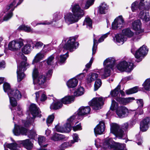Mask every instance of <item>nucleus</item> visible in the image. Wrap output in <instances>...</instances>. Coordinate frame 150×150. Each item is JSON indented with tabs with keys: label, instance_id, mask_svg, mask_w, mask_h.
Masks as SVG:
<instances>
[{
	"label": "nucleus",
	"instance_id": "1",
	"mask_svg": "<svg viewBox=\"0 0 150 150\" xmlns=\"http://www.w3.org/2000/svg\"><path fill=\"white\" fill-rule=\"evenodd\" d=\"M86 1L84 0H81L79 4L73 3L70 8L72 13L66 14L64 17L66 23L72 24L77 22L85 14V11L82 9L83 3Z\"/></svg>",
	"mask_w": 150,
	"mask_h": 150
},
{
	"label": "nucleus",
	"instance_id": "2",
	"mask_svg": "<svg viewBox=\"0 0 150 150\" xmlns=\"http://www.w3.org/2000/svg\"><path fill=\"white\" fill-rule=\"evenodd\" d=\"M115 60L113 57H109L104 60L103 63L104 68L97 72L99 73L103 79H105L110 75L111 70L114 67Z\"/></svg>",
	"mask_w": 150,
	"mask_h": 150
},
{
	"label": "nucleus",
	"instance_id": "3",
	"mask_svg": "<svg viewBox=\"0 0 150 150\" xmlns=\"http://www.w3.org/2000/svg\"><path fill=\"white\" fill-rule=\"evenodd\" d=\"M21 57L23 60L21 61V63L19 64L18 62L17 61L18 64L17 65V80L18 82L21 81L25 76L23 72L26 70V67L28 66V63L26 62L27 58L23 54L21 53Z\"/></svg>",
	"mask_w": 150,
	"mask_h": 150
},
{
	"label": "nucleus",
	"instance_id": "4",
	"mask_svg": "<svg viewBox=\"0 0 150 150\" xmlns=\"http://www.w3.org/2000/svg\"><path fill=\"white\" fill-rule=\"evenodd\" d=\"M29 110L32 117H31L30 115L27 117L28 120L24 123V125L26 127H28L32 123L36 117H40L41 114L40 111H39V108L34 104H31Z\"/></svg>",
	"mask_w": 150,
	"mask_h": 150
},
{
	"label": "nucleus",
	"instance_id": "5",
	"mask_svg": "<svg viewBox=\"0 0 150 150\" xmlns=\"http://www.w3.org/2000/svg\"><path fill=\"white\" fill-rule=\"evenodd\" d=\"M13 132L15 135L19 136L20 134L28 135V137L31 139L33 138L36 134L33 130L29 131L23 127L16 125V124H15Z\"/></svg>",
	"mask_w": 150,
	"mask_h": 150
},
{
	"label": "nucleus",
	"instance_id": "6",
	"mask_svg": "<svg viewBox=\"0 0 150 150\" xmlns=\"http://www.w3.org/2000/svg\"><path fill=\"white\" fill-rule=\"evenodd\" d=\"M23 0H14L13 2L10 5H8L5 9L4 10V12H6V15L4 16L3 20L0 18V23L3 21H7L10 19L12 16V11L14 10L15 7L14 6L16 3L18 2L16 6L15 7L20 5L22 2Z\"/></svg>",
	"mask_w": 150,
	"mask_h": 150
},
{
	"label": "nucleus",
	"instance_id": "7",
	"mask_svg": "<svg viewBox=\"0 0 150 150\" xmlns=\"http://www.w3.org/2000/svg\"><path fill=\"white\" fill-rule=\"evenodd\" d=\"M74 97L73 96H66L62 99L61 100H58L52 103L50 106L51 109L57 110L61 108L62 103L65 104L71 103L73 102Z\"/></svg>",
	"mask_w": 150,
	"mask_h": 150
},
{
	"label": "nucleus",
	"instance_id": "8",
	"mask_svg": "<svg viewBox=\"0 0 150 150\" xmlns=\"http://www.w3.org/2000/svg\"><path fill=\"white\" fill-rule=\"evenodd\" d=\"M150 8V0H138L133 2L131 5V9L133 12L136 11L139 9L142 10L144 8Z\"/></svg>",
	"mask_w": 150,
	"mask_h": 150
},
{
	"label": "nucleus",
	"instance_id": "9",
	"mask_svg": "<svg viewBox=\"0 0 150 150\" xmlns=\"http://www.w3.org/2000/svg\"><path fill=\"white\" fill-rule=\"evenodd\" d=\"M8 93V96L10 99V103L12 106L11 108V110H13V107L17 105L16 100L21 99L22 95L21 92L17 89H12L11 92Z\"/></svg>",
	"mask_w": 150,
	"mask_h": 150
},
{
	"label": "nucleus",
	"instance_id": "10",
	"mask_svg": "<svg viewBox=\"0 0 150 150\" xmlns=\"http://www.w3.org/2000/svg\"><path fill=\"white\" fill-rule=\"evenodd\" d=\"M38 73V70L35 68L32 73L33 81L36 82L39 85L43 84L46 81V77L45 75L42 74H39Z\"/></svg>",
	"mask_w": 150,
	"mask_h": 150
},
{
	"label": "nucleus",
	"instance_id": "11",
	"mask_svg": "<svg viewBox=\"0 0 150 150\" xmlns=\"http://www.w3.org/2000/svg\"><path fill=\"white\" fill-rule=\"evenodd\" d=\"M76 38L75 37H70L67 42L64 46V49L69 50L70 52L74 51L78 47L79 44L78 42H75Z\"/></svg>",
	"mask_w": 150,
	"mask_h": 150
},
{
	"label": "nucleus",
	"instance_id": "12",
	"mask_svg": "<svg viewBox=\"0 0 150 150\" xmlns=\"http://www.w3.org/2000/svg\"><path fill=\"white\" fill-rule=\"evenodd\" d=\"M121 85L119 84L114 89L111 91L110 95L115 98V99L121 104L122 103V91L121 90Z\"/></svg>",
	"mask_w": 150,
	"mask_h": 150
},
{
	"label": "nucleus",
	"instance_id": "13",
	"mask_svg": "<svg viewBox=\"0 0 150 150\" xmlns=\"http://www.w3.org/2000/svg\"><path fill=\"white\" fill-rule=\"evenodd\" d=\"M88 104L94 109L99 110L101 108V106L104 104L103 98L102 97L94 98L89 102Z\"/></svg>",
	"mask_w": 150,
	"mask_h": 150
},
{
	"label": "nucleus",
	"instance_id": "14",
	"mask_svg": "<svg viewBox=\"0 0 150 150\" xmlns=\"http://www.w3.org/2000/svg\"><path fill=\"white\" fill-rule=\"evenodd\" d=\"M24 45L23 40H13L10 42L8 45V49L11 51H15L20 49Z\"/></svg>",
	"mask_w": 150,
	"mask_h": 150
},
{
	"label": "nucleus",
	"instance_id": "15",
	"mask_svg": "<svg viewBox=\"0 0 150 150\" xmlns=\"http://www.w3.org/2000/svg\"><path fill=\"white\" fill-rule=\"evenodd\" d=\"M110 131L117 137L120 139L122 138V130L120 129V126L117 124L113 123L111 124Z\"/></svg>",
	"mask_w": 150,
	"mask_h": 150
},
{
	"label": "nucleus",
	"instance_id": "16",
	"mask_svg": "<svg viewBox=\"0 0 150 150\" xmlns=\"http://www.w3.org/2000/svg\"><path fill=\"white\" fill-rule=\"evenodd\" d=\"M112 29L122 31V16H119L116 17L112 24Z\"/></svg>",
	"mask_w": 150,
	"mask_h": 150
},
{
	"label": "nucleus",
	"instance_id": "17",
	"mask_svg": "<svg viewBox=\"0 0 150 150\" xmlns=\"http://www.w3.org/2000/svg\"><path fill=\"white\" fill-rule=\"evenodd\" d=\"M91 111V108L88 106L81 107L78 110L76 118L78 119H82V116L89 113Z\"/></svg>",
	"mask_w": 150,
	"mask_h": 150
},
{
	"label": "nucleus",
	"instance_id": "18",
	"mask_svg": "<svg viewBox=\"0 0 150 150\" xmlns=\"http://www.w3.org/2000/svg\"><path fill=\"white\" fill-rule=\"evenodd\" d=\"M148 51V49L147 48L146 46L144 45L136 51L135 56L137 58L144 56L147 54Z\"/></svg>",
	"mask_w": 150,
	"mask_h": 150
},
{
	"label": "nucleus",
	"instance_id": "19",
	"mask_svg": "<svg viewBox=\"0 0 150 150\" xmlns=\"http://www.w3.org/2000/svg\"><path fill=\"white\" fill-rule=\"evenodd\" d=\"M122 33L125 36L129 38H132L131 40L134 41H137L139 39V36L136 33H134L129 29L122 30Z\"/></svg>",
	"mask_w": 150,
	"mask_h": 150
},
{
	"label": "nucleus",
	"instance_id": "20",
	"mask_svg": "<svg viewBox=\"0 0 150 150\" xmlns=\"http://www.w3.org/2000/svg\"><path fill=\"white\" fill-rule=\"evenodd\" d=\"M149 8H144L141 11L139 15V17L143 21L147 22L150 20L149 13L147 10Z\"/></svg>",
	"mask_w": 150,
	"mask_h": 150
},
{
	"label": "nucleus",
	"instance_id": "21",
	"mask_svg": "<svg viewBox=\"0 0 150 150\" xmlns=\"http://www.w3.org/2000/svg\"><path fill=\"white\" fill-rule=\"evenodd\" d=\"M110 109L112 110H115L117 115L119 117H121L122 116V106L121 105L119 107L118 104L115 100H112Z\"/></svg>",
	"mask_w": 150,
	"mask_h": 150
},
{
	"label": "nucleus",
	"instance_id": "22",
	"mask_svg": "<svg viewBox=\"0 0 150 150\" xmlns=\"http://www.w3.org/2000/svg\"><path fill=\"white\" fill-rule=\"evenodd\" d=\"M150 124V118L146 117L140 123V129L142 132L146 131L148 129V125Z\"/></svg>",
	"mask_w": 150,
	"mask_h": 150
},
{
	"label": "nucleus",
	"instance_id": "23",
	"mask_svg": "<svg viewBox=\"0 0 150 150\" xmlns=\"http://www.w3.org/2000/svg\"><path fill=\"white\" fill-rule=\"evenodd\" d=\"M150 124V118L146 117L140 123V129L142 132L146 131L148 129V125Z\"/></svg>",
	"mask_w": 150,
	"mask_h": 150
},
{
	"label": "nucleus",
	"instance_id": "24",
	"mask_svg": "<svg viewBox=\"0 0 150 150\" xmlns=\"http://www.w3.org/2000/svg\"><path fill=\"white\" fill-rule=\"evenodd\" d=\"M150 124V118L146 117L140 123V129L142 132L146 131L148 129V125Z\"/></svg>",
	"mask_w": 150,
	"mask_h": 150
},
{
	"label": "nucleus",
	"instance_id": "25",
	"mask_svg": "<svg viewBox=\"0 0 150 150\" xmlns=\"http://www.w3.org/2000/svg\"><path fill=\"white\" fill-rule=\"evenodd\" d=\"M134 64L131 62H127L125 61H122V71L123 70L127 72H131L133 69Z\"/></svg>",
	"mask_w": 150,
	"mask_h": 150
},
{
	"label": "nucleus",
	"instance_id": "26",
	"mask_svg": "<svg viewBox=\"0 0 150 150\" xmlns=\"http://www.w3.org/2000/svg\"><path fill=\"white\" fill-rule=\"evenodd\" d=\"M55 129L56 131L58 132H68L71 131V127L69 124H66L64 125V127L57 125L55 127Z\"/></svg>",
	"mask_w": 150,
	"mask_h": 150
},
{
	"label": "nucleus",
	"instance_id": "27",
	"mask_svg": "<svg viewBox=\"0 0 150 150\" xmlns=\"http://www.w3.org/2000/svg\"><path fill=\"white\" fill-rule=\"evenodd\" d=\"M105 128L104 123L103 121L100 122L99 123L94 129L95 134H101L104 132Z\"/></svg>",
	"mask_w": 150,
	"mask_h": 150
},
{
	"label": "nucleus",
	"instance_id": "28",
	"mask_svg": "<svg viewBox=\"0 0 150 150\" xmlns=\"http://www.w3.org/2000/svg\"><path fill=\"white\" fill-rule=\"evenodd\" d=\"M143 109H141L139 110V108H137L136 111L135 112L134 116L132 117V120L130 121V125H134L138 119V117L139 115L143 114Z\"/></svg>",
	"mask_w": 150,
	"mask_h": 150
},
{
	"label": "nucleus",
	"instance_id": "29",
	"mask_svg": "<svg viewBox=\"0 0 150 150\" xmlns=\"http://www.w3.org/2000/svg\"><path fill=\"white\" fill-rule=\"evenodd\" d=\"M132 28L135 31H139V33L143 32V30L141 29V23L140 20L138 19L135 20L134 22L132 23Z\"/></svg>",
	"mask_w": 150,
	"mask_h": 150
},
{
	"label": "nucleus",
	"instance_id": "30",
	"mask_svg": "<svg viewBox=\"0 0 150 150\" xmlns=\"http://www.w3.org/2000/svg\"><path fill=\"white\" fill-rule=\"evenodd\" d=\"M98 77V74L95 73H92L88 75L86 79L87 83H89L96 80Z\"/></svg>",
	"mask_w": 150,
	"mask_h": 150
},
{
	"label": "nucleus",
	"instance_id": "31",
	"mask_svg": "<svg viewBox=\"0 0 150 150\" xmlns=\"http://www.w3.org/2000/svg\"><path fill=\"white\" fill-rule=\"evenodd\" d=\"M128 126V122L125 123L122 125V139L125 140V143H127V142L129 141L127 134Z\"/></svg>",
	"mask_w": 150,
	"mask_h": 150
},
{
	"label": "nucleus",
	"instance_id": "32",
	"mask_svg": "<svg viewBox=\"0 0 150 150\" xmlns=\"http://www.w3.org/2000/svg\"><path fill=\"white\" fill-rule=\"evenodd\" d=\"M65 138L64 135L54 132L52 134L51 139L54 141H57L64 139Z\"/></svg>",
	"mask_w": 150,
	"mask_h": 150
},
{
	"label": "nucleus",
	"instance_id": "33",
	"mask_svg": "<svg viewBox=\"0 0 150 150\" xmlns=\"http://www.w3.org/2000/svg\"><path fill=\"white\" fill-rule=\"evenodd\" d=\"M108 8V6L105 3H103L98 7V12L100 14H105Z\"/></svg>",
	"mask_w": 150,
	"mask_h": 150
},
{
	"label": "nucleus",
	"instance_id": "34",
	"mask_svg": "<svg viewBox=\"0 0 150 150\" xmlns=\"http://www.w3.org/2000/svg\"><path fill=\"white\" fill-rule=\"evenodd\" d=\"M120 33H117L113 38L114 41L118 45H120L122 41V30L119 31Z\"/></svg>",
	"mask_w": 150,
	"mask_h": 150
},
{
	"label": "nucleus",
	"instance_id": "35",
	"mask_svg": "<svg viewBox=\"0 0 150 150\" xmlns=\"http://www.w3.org/2000/svg\"><path fill=\"white\" fill-rule=\"evenodd\" d=\"M78 83L77 80L74 78L69 80L67 83V85L68 87L73 88L75 87Z\"/></svg>",
	"mask_w": 150,
	"mask_h": 150
},
{
	"label": "nucleus",
	"instance_id": "36",
	"mask_svg": "<svg viewBox=\"0 0 150 150\" xmlns=\"http://www.w3.org/2000/svg\"><path fill=\"white\" fill-rule=\"evenodd\" d=\"M35 94L36 95V101L39 98L40 96L41 95V98H40V100L41 101H44L47 99V97L45 95L44 91H40L38 92H36Z\"/></svg>",
	"mask_w": 150,
	"mask_h": 150
},
{
	"label": "nucleus",
	"instance_id": "37",
	"mask_svg": "<svg viewBox=\"0 0 150 150\" xmlns=\"http://www.w3.org/2000/svg\"><path fill=\"white\" fill-rule=\"evenodd\" d=\"M76 115V114H75V115H73L68 119V122L66 123L69 124L71 125V128L72 125H74V123H75V124H76L78 122L77 120H81V119H78V118H76L75 117Z\"/></svg>",
	"mask_w": 150,
	"mask_h": 150
},
{
	"label": "nucleus",
	"instance_id": "38",
	"mask_svg": "<svg viewBox=\"0 0 150 150\" xmlns=\"http://www.w3.org/2000/svg\"><path fill=\"white\" fill-rule=\"evenodd\" d=\"M44 55L42 54L39 52L37 54L33 61V63H37L43 59Z\"/></svg>",
	"mask_w": 150,
	"mask_h": 150
},
{
	"label": "nucleus",
	"instance_id": "39",
	"mask_svg": "<svg viewBox=\"0 0 150 150\" xmlns=\"http://www.w3.org/2000/svg\"><path fill=\"white\" fill-rule=\"evenodd\" d=\"M83 25H86V27L89 29H91L92 27V21L89 18H86L83 24Z\"/></svg>",
	"mask_w": 150,
	"mask_h": 150
},
{
	"label": "nucleus",
	"instance_id": "40",
	"mask_svg": "<svg viewBox=\"0 0 150 150\" xmlns=\"http://www.w3.org/2000/svg\"><path fill=\"white\" fill-rule=\"evenodd\" d=\"M134 97L122 98V105H126L135 100Z\"/></svg>",
	"mask_w": 150,
	"mask_h": 150
},
{
	"label": "nucleus",
	"instance_id": "41",
	"mask_svg": "<svg viewBox=\"0 0 150 150\" xmlns=\"http://www.w3.org/2000/svg\"><path fill=\"white\" fill-rule=\"evenodd\" d=\"M68 52H67L65 54L61 55L59 57V64L61 65L65 62L67 58L68 57Z\"/></svg>",
	"mask_w": 150,
	"mask_h": 150
},
{
	"label": "nucleus",
	"instance_id": "42",
	"mask_svg": "<svg viewBox=\"0 0 150 150\" xmlns=\"http://www.w3.org/2000/svg\"><path fill=\"white\" fill-rule=\"evenodd\" d=\"M17 144L16 143H13L10 144L6 143L4 145V146L5 148L6 147L8 148L11 150H16L17 148Z\"/></svg>",
	"mask_w": 150,
	"mask_h": 150
},
{
	"label": "nucleus",
	"instance_id": "43",
	"mask_svg": "<svg viewBox=\"0 0 150 150\" xmlns=\"http://www.w3.org/2000/svg\"><path fill=\"white\" fill-rule=\"evenodd\" d=\"M31 45L29 44L25 45L22 49V51L24 54H28L29 53L31 50Z\"/></svg>",
	"mask_w": 150,
	"mask_h": 150
},
{
	"label": "nucleus",
	"instance_id": "44",
	"mask_svg": "<svg viewBox=\"0 0 150 150\" xmlns=\"http://www.w3.org/2000/svg\"><path fill=\"white\" fill-rule=\"evenodd\" d=\"M23 143L24 147L28 149H30L32 147L33 144L28 139L23 141Z\"/></svg>",
	"mask_w": 150,
	"mask_h": 150
},
{
	"label": "nucleus",
	"instance_id": "45",
	"mask_svg": "<svg viewBox=\"0 0 150 150\" xmlns=\"http://www.w3.org/2000/svg\"><path fill=\"white\" fill-rule=\"evenodd\" d=\"M138 87L136 86L126 91L125 92L127 95L132 94L137 92L138 91Z\"/></svg>",
	"mask_w": 150,
	"mask_h": 150
},
{
	"label": "nucleus",
	"instance_id": "46",
	"mask_svg": "<svg viewBox=\"0 0 150 150\" xmlns=\"http://www.w3.org/2000/svg\"><path fill=\"white\" fill-rule=\"evenodd\" d=\"M3 88L5 92H7L8 95V93L11 92L12 90L11 88L10 84L7 83H4L3 85Z\"/></svg>",
	"mask_w": 150,
	"mask_h": 150
},
{
	"label": "nucleus",
	"instance_id": "47",
	"mask_svg": "<svg viewBox=\"0 0 150 150\" xmlns=\"http://www.w3.org/2000/svg\"><path fill=\"white\" fill-rule=\"evenodd\" d=\"M101 84V80L100 79H96V80L94 85V90L97 91L100 87Z\"/></svg>",
	"mask_w": 150,
	"mask_h": 150
},
{
	"label": "nucleus",
	"instance_id": "48",
	"mask_svg": "<svg viewBox=\"0 0 150 150\" xmlns=\"http://www.w3.org/2000/svg\"><path fill=\"white\" fill-rule=\"evenodd\" d=\"M145 89L147 91H150V79H147L143 84Z\"/></svg>",
	"mask_w": 150,
	"mask_h": 150
},
{
	"label": "nucleus",
	"instance_id": "49",
	"mask_svg": "<svg viewBox=\"0 0 150 150\" xmlns=\"http://www.w3.org/2000/svg\"><path fill=\"white\" fill-rule=\"evenodd\" d=\"M45 141V138L44 137H40L38 138V143L41 147H45L47 146V144L43 145L42 144Z\"/></svg>",
	"mask_w": 150,
	"mask_h": 150
},
{
	"label": "nucleus",
	"instance_id": "50",
	"mask_svg": "<svg viewBox=\"0 0 150 150\" xmlns=\"http://www.w3.org/2000/svg\"><path fill=\"white\" fill-rule=\"evenodd\" d=\"M94 1L95 0H86V3L83 8L84 9H88L90 6L93 4Z\"/></svg>",
	"mask_w": 150,
	"mask_h": 150
},
{
	"label": "nucleus",
	"instance_id": "51",
	"mask_svg": "<svg viewBox=\"0 0 150 150\" xmlns=\"http://www.w3.org/2000/svg\"><path fill=\"white\" fill-rule=\"evenodd\" d=\"M84 91V89L83 87L80 86L77 89L76 92H74V95H75L76 93L77 96H81L83 94Z\"/></svg>",
	"mask_w": 150,
	"mask_h": 150
},
{
	"label": "nucleus",
	"instance_id": "52",
	"mask_svg": "<svg viewBox=\"0 0 150 150\" xmlns=\"http://www.w3.org/2000/svg\"><path fill=\"white\" fill-rule=\"evenodd\" d=\"M97 39L94 38H93V47L92 50V55L94 54L96 52L97 49Z\"/></svg>",
	"mask_w": 150,
	"mask_h": 150
},
{
	"label": "nucleus",
	"instance_id": "53",
	"mask_svg": "<svg viewBox=\"0 0 150 150\" xmlns=\"http://www.w3.org/2000/svg\"><path fill=\"white\" fill-rule=\"evenodd\" d=\"M54 117V114L49 115L46 120L47 124L49 126L50 124L52 123L53 121Z\"/></svg>",
	"mask_w": 150,
	"mask_h": 150
},
{
	"label": "nucleus",
	"instance_id": "54",
	"mask_svg": "<svg viewBox=\"0 0 150 150\" xmlns=\"http://www.w3.org/2000/svg\"><path fill=\"white\" fill-rule=\"evenodd\" d=\"M62 17V16L60 14L59 12H56L54 14V18L53 21L56 22L60 19Z\"/></svg>",
	"mask_w": 150,
	"mask_h": 150
},
{
	"label": "nucleus",
	"instance_id": "55",
	"mask_svg": "<svg viewBox=\"0 0 150 150\" xmlns=\"http://www.w3.org/2000/svg\"><path fill=\"white\" fill-rule=\"evenodd\" d=\"M18 29L23 30L27 32H29L32 30V29H31L30 27H28L25 25H22L20 26L18 28Z\"/></svg>",
	"mask_w": 150,
	"mask_h": 150
},
{
	"label": "nucleus",
	"instance_id": "56",
	"mask_svg": "<svg viewBox=\"0 0 150 150\" xmlns=\"http://www.w3.org/2000/svg\"><path fill=\"white\" fill-rule=\"evenodd\" d=\"M129 114V111L128 109L125 106H122V117H126Z\"/></svg>",
	"mask_w": 150,
	"mask_h": 150
},
{
	"label": "nucleus",
	"instance_id": "57",
	"mask_svg": "<svg viewBox=\"0 0 150 150\" xmlns=\"http://www.w3.org/2000/svg\"><path fill=\"white\" fill-rule=\"evenodd\" d=\"M137 103L138 104L139 107L137 108H139V110L142 109V108L143 106L144 102L142 99H137L136 100Z\"/></svg>",
	"mask_w": 150,
	"mask_h": 150
},
{
	"label": "nucleus",
	"instance_id": "58",
	"mask_svg": "<svg viewBox=\"0 0 150 150\" xmlns=\"http://www.w3.org/2000/svg\"><path fill=\"white\" fill-rule=\"evenodd\" d=\"M56 53H55L54 55H52L49 58H48L47 63L48 65H51L53 62V61L54 58V56L55 55Z\"/></svg>",
	"mask_w": 150,
	"mask_h": 150
},
{
	"label": "nucleus",
	"instance_id": "59",
	"mask_svg": "<svg viewBox=\"0 0 150 150\" xmlns=\"http://www.w3.org/2000/svg\"><path fill=\"white\" fill-rule=\"evenodd\" d=\"M136 137L137 139L136 141L137 143L139 145H141L142 142V140L140 135L139 134L136 135Z\"/></svg>",
	"mask_w": 150,
	"mask_h": 150
},
{
	"label": "nucleus",
	"instance_id": "60",
	"mask_svg": "<svg viewBox=\"0 0 150 150\" xmlns=\"http://www.w3.org/2000/svg\"><path fill=\"white\" fill-rule=\"evenodd\" d=\"M115 150H122V144L118 142H115Z\"/></svg>",
	"mask_w": 150,
	"mask_h": 150
},
{
	"label": "nucleus",
	"instance_id": "61",
	"mask_svg": "<svg viewBox=\"0 0 150 150\" xmlns=\"http://www.w3.org/2000/svg\"><path fill=\"white\" fill-rule=\"evenodd\" d=\"M110 34L109 32H108L103 35L98 40V42H101L103 41L105 38H106Z\"/></svg>",
	"mask_w": 150,
	"mask_h": 150
},
{
	"label": "nucleus",
	"instance_id": "62",
	"mask_svg": "<svg viewBox=\"0 0 150 150\" xmlns=\"http://www.w3.org/2000/svg\"><path fill=\"white\" fill-rule=\"evenodd\" d=\"M93 57H92L91 59H90V61L89 62V63H87L86 65V68H87L88 69H84V71H87V70H88V69L91 67V65H92V64L93 63Z\"/></svg>",
	"mask_w": 150,
	"mask_h": 150
},
{
	"label": "nucleus",
	"instance_id": "63",
	"mask_svg": "<svg viewBox=\"0 0 150 150\" xmlns=\"http://www.w3.org/2000/svg\"><path fill=\"white\" fill-rule=\"evenodd\" d=\"M73 138L74 140H71V143L73 144H74L75 142H78L79 139L78 134H74L73 135Z\"/></svg>",
	"mask_w": 150,
	"mask_h": 150
},
{
	"label": "nucleus",
	"instance_id": "64",
	"mask_svg": "<svg viewBox=\"0 0 150 150\" xmlns=\"http://www.w3.org/2000/svg\"><path fill=\"white\" fill-rule=\"evenodd\" d=\"M43 45V43L41 42H37L35 45V47L36 49H39L42 47Z\"/></svg>",
	"mask_w": 150,
	"mask_h": 150
}]
</instances>
